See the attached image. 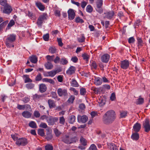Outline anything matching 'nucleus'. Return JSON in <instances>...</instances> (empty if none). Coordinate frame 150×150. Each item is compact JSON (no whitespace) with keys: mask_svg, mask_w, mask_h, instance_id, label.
<instances>
[{"mask_svg":"<svg viewBox=\"0 0 150 150\" xmlns=\"http://www.w3.org/2000/svg\"><path fill=\"white\" fill-rule=\"evenodd\" d=\"M131 138L134 140H137L139 138V134L136 132L133 133L131 136Z\"/></svg>","mask_w":150,"mask_h":150,"instance_id":"nucleus-30","label":"nucleus"},{"mask_svg":"<svg viewBox=\"0 0 150 150\" xmlns=\"http://www.w3.org/2000/svg\"><path fill=\"white\" fill-rule=\"evenodd\" d=\"M45 68L47 69H51L53 67L52 63L49 61H47L45 64Z\"/></svg>","mask_w":150,"mask_h":150,"instance_id":"nucleus-28","label":"nucleus"},{"mask_svg":"<svg viewBox=\"0 0 150 150\" xmlns=\"http://www.w3.org/2000/svg\"><path fill=\"white\" fill-rule=\"evenodd\" d=\"M29 126L33 128H35L37 127V125L36 123L33 121H31L29 124Z\"/></svg>","mask_w":150,"mask_h":150,"instance_id":"nucleus-36","label":"nucleus"},{"mask_svg":"<svg viewBox=\"0 0 150 150\" xmlns=\"http://www.w3.org/2000/svg\"><path fill=\"white\" fill-rule=\"evenodd\" d=\"M105 17L110 20H113L115 13L113 11H110L105 13Z\"/></svg>","mask_w":150,"mask_h":150,"instance_id":"nucleus-13","label":"nucleus"},{"mask_svg":"<svg viewBox=\"0 0 150 150\" xmlns=\"http://www.w3.org/2000/svg\"><path fill=\"white\" fill-rule=\"evenodd\" d=\"M25 105H20L19 104H18L17 106V108L19 110H24L25 108Z\"/></svg>","mask_w":150,"mask_h":150,"instance_id":"nucleus-62","label":"nucleus"},{"mask_svg":"<svg viewBox=\"0 0 150 150\" xmlns=\"http://www.w3.org/2000/svg\"><path fill=\"white\" fill-rule=\"evenodd\" d=\"M75 21L77 23H83L84 22L83 20L79 17H76L75 19Z\"/></svg>","mask_w":150,"mask_h":150,"instance_id":"nucleus-43","label":"nucleus"},{"mask_svg":"<svg viewBox=\"0 0 150 150\" xmlns=\"http://www.w3.org/2000/svg\"><path fill=\"white\" fill-rule=\"evenodd\" d=\"M3 6L4 9L3 12L4 13L7 14H9L12 11V9L11 6L8 4Z\"/></svg>","mask_w":150,"mask_h":150,"instance_id":"nucleus-9","label":"nucleus"},{"mask_svg":"<svg viewBox=\"0 0 150 150\" xmlns=\"http://www.w3.org/2000/svg\"><path fill=\"white\" fill-rule=\"evenodd\" d=\"M70 83L71 86L73 87H77L79 86L78 83L74 79H72Z\"/></svg>","mask_w":150,"mask_h":150,"instance_id":"nucleus-26","label":"nucleus"},{"mask_svg":"<svg viewBox=\"0 0 150 150\" xmlns=\"http://www.w3.org/2000/svg\"><path fill=\"white\" fill-rule=\"evenodd\" d=\"M143 126L146 132H148L150 130V125L148 120L146 119L144 121L143 124Z\"/></svg>","mask_w":150,"mask_h":150,"instance_id":"nucleus-10","label":"nucleus"},{"mask_svg":"<svg viewBox=\"0 0 150 150\" xmlns=\"http://www.w3.org/2000/svg\"><path fill=\"white\" fill-rule=\"evenodd\" d=\"M103 4L102 0H97L96 2V11L100 13H101L103 12V9L102 6Z\"/></svg>","mask_w":150,"mask_h":150,"instance_id":"nucleus-5","label":"nucleus"},{"mask_svg":"<svg viewBox=\"0 0 150 150\" xmlns=\"http://www.w3.org/2000/svg\"><path fill=\"white\" fill-rule=\"evenodd\" d=\"M108 147L110 150H118L117 146L114 144L112 143H107Z\"/></svg>","mask_w":150,"mask_h":150,"instance_id":"nucleus-20","label":"nucleus"},{"mask_svg":"<svg viewBox=\"0 0 150 150\" xmlns=\"http://www.w3.org/2000/svg\"><path fill=\"white\" fill-rule=\"evenodd\" d=\"M44 130L42 129H39L38 130V134L41 136H44L45 135V133L44 132Z\"/></svg>","mask_w":150,"mask_h":150,"instance_id":"nucleus-49","label":"nucleus"},{"mask_svg":"<svg viewBox=\"0 0 150 150\" xmlns=\"http://www.w3.org/2000/svg\"><path fill=\"white\" fill-rule=\"evenodd\" d=\"M60 58L59 57L57 56L54 59L53 61L55 64H58L59 62L60 63Z\"/></svg>","mask_w":150,"mask_h":150,"instance_id":"nucleus-56","label":"nucleus"},{"mask_svg":"<svg viewBox=\"0 0 150 150\" xmlns=\"http://www.w3.org/2000/svg\"><path fill=\"white\" fill-rule=\"evenodd\" d=\"M76 69L75 67L73 66H70L66 71L67 74L71 75L74 74L75 71Z\"/></svg>","mask_w":150,"mask_h":150,"instance_id":"nucleus-17","label":"nucleus"},{"mask_svg":"<svg viewBox=\"0 0 150 150\" xmlns=\"http://www.w3.org/2000/svg\"><path fill=\"white\" fill-rule=\"evenodd\" d=\"M86 92V89L83 88H81L80 89V94L82 96H84Z\"/></svg>","mask_w":150,"mask_h":150,"instance_id":"nucleus-42","label":"nucleus"},{"mask_svg":"<svg viewBox=\"0 0 150 150\" xmlns=\"http://www.w3.org/2000/svg\"><path fill=\"white\" fill-rule=\"evenodd\" d=\"M88 120V117L86 115L81 116L80 115H78L77 117L78 121L79 122L85 123Z\"/></svg>","mask_w":150,"mask_h":150,"instance_id":"nucleus-11","label":"nucleus"},{"mask_svg":"<svg viewBox=\"0 0 150 150\" xmlns=\"http://www.w3.org/2000/svg\"><path fill=\"white\" fill-rule=\"evenodd\" d=\"M16 35L12 34L8 35L6 40L5 44L7 47H13L14 46V42L16 39Z\"/></svg>","mask_w":150,"mask_h":150,"instance_id":"nucleus-2","label":"nucleus"},{"mask_svg":"<svg viewBox=\"0 0 150 150\" xmlns=\"http://www.w3.org/2000/svg\"><path fill=\"white\" fill-rule=\"evenodd\" d=\"M22 115L25 118H29L31 117V113L29 112L26 111H24L22 113Z\"/></svg>","mask_w":150,"mask_h":150,"instance_id":"nucleus-23","label":"nucleus"},{"mask_svg":"<svg viewBox=\"0 0 150 150\" xmlns=\"http://www.w3.org/2000/svg\"><path fill=\"white\" fill-rule=\"evenodd\" d=\"M8 4L7 0H0V4L2 6H6Z\"/></svg>","mask_w":150,"mask_h":150,"instance_id":"nucleus-51","label":"nucleus"},{"mask_svg":"<svg viewBox=\"0 0 150 150\" xmlns=\"http://www.w3.org/2000/svg\"><path fill=\"white\" fill-rule=\"evenodd\" d=\"M57 91L59 96H66L67 94V91L65 89L59 88L58 89Z\"/></svg>","mask_w":150,"mask_h":150,"instance_id":"nucleus-16","label":"nucleus"},{"mask_svg":"<svg viewBox=\"0 0 150 150\" xmlns=\"http://www.w3.org/2000/svg\"><path fill=\"white\" fill-rule=\"evenodd\" d=\"M61 71V69L60 68L57 69L56 70L51 71L48 72V76H50L53 77L56 74Z\"/></svg>","mask_w":150,"mask_h":150,"instance_id":"nucleus-18","label":"nucleus"},{"mask_svg":"<svg viewBox=\"0 0 150 150\" xmlns=\"http://www.w3.org/2000/svg\"><path fill=\"white\" fill-rule=\"evenodd\" d=\"M62 140L65 143L68 144L75 142L74 138H70L68 136L66 135L63 137Z\"/></svg>","mask_w":150,"mask_h":150,"instance_id":"nucleus-8","label":"nucleus"},{"mask_svg":"<svg viewBox=\"0 0 150 150\" xmlns=\"http://www.w3.org/2000/svg\"><path fill=\"white\" fill-rule=\"evenodd\" d=\"M42 79L41 74L39 73L36 76L35 80L36 81H40Z\"/></svg>","mask_w":150,"mask_h":150,"instance_id":"nucleus-55","label":"nucleus"},{"mask_svg":"<svg viewBox=\"0 0 150 150\" xmlns=\"http://www.w3.org/2000/svg\"><path fill=\"white\" fill-rule=\"evenodd\" d=\"M127 112L122 111L120 112V117L121 118L125 117L127 115Z\"/></svg>","mask_w":150,"mask_h":150,"instance_id":"nucleus-53","label":"nucleus"},{"mask_svg":"<svg viewBox=\"0 0 150 150\" xmlns=\"http://www.w3.org/2000/svg\"><path fill=\"white\" fill-rule=\"evenodd\" d=\"M49 52L52 54H54L56 52V49L54 47H50L49 49Z\"/></svg>","mask_w":150,"mask_h":150,"instance_id":"nucleus-59","label":"nucleus"},{"mask_svg":"<svg viewBox=\"0 0 150 150\" xmlns=\"http://www.w3.org/2000/svg\"><path fill=\"white\" fill-rule=\"evenodd\" d=\"M80 141L81 144L83 146H85L87 144V141L83 138L81 137L80 139Z\"/></svg>","mask_w":150,"mask_h":150,"instance_id":"nucleus-39","label":"nucleus"},{"mask_svg":"<svg viewBox=\"0 0 150 150\" xmlns=\"http://www.w3.org/2000/svg\"><path fill=\"white\" fill-rule=\"evenodd\" d=\"M86 11L89 13H91L93 10V8L92 6L90 5H88L86 8Z\"/></svg>","mask_w":150,"mask_h":150,"instance_id":"nucleus-37","label":"nucleus"},{"mask_svg":"<svg viewBox=\"0 0 150 150\" xmlns=\"http://www.w3.org/2000/svg\"><path fill=\"white\" fill-rule=\"evenodd\" d=\"M47 102L50 109H52L55 107V103L53 100L49 99L48 100Z\"/></svg>","mask_w":150,"mask_h":150,"instance_id":"nucleus-21","label":"nucleus"},{"mask_svg":"<svg viewBox=\"0 0 150 150\" xmlns=\"http://www.w3.org/2000/svg\"><path fill=\"white\" fill-rule=\"evenodd\" d=\"M75 99V97L73 95L71 96L67 101L69 103H72Z\"/></svg>","mask_w":150,"mask_h":150,"instance_id":"nucleus-41","label":"nucleus"},{"mask_svg":"<svg viewBox=\"0 0 150 150\" xmlns=\"http://www.w3.org/2000/svg\"><path fill=\"white\" fill-rule=\"evenodd\" d=\"M75 116L74 115H71L69 117V122L70 124H73L75 122Z\"/></svg>","mask_w":150,"mask_h":150,"instance_id":"nucleus-32","label":"nucleus"},{"mask_svg":"<svg viewBox=\"0 0 150 150\" xmlns=\"http://www.w3.org/2000/svg\"><path fill=\"white\" fill-rule=\"evenodd\" d=\"M11 137L14 141H16L19 139L18 137V135L17 134H12L11 135Z\"/></svg>","mask_w":150,"mask_h":150,"instance_id":"nucleus-45","label":"nucleus"},{"mask_svg":"<svg viewBox=\"0 0 150 150\" xmlns=\"http://www.w3.org/2000/svg\"><path fill=\"white\" fill-rule=\"evenodd\" d=\"M54 13L55 16L60 17L61 16L60 11L58 10H56L54 11Z\"/></svg>","mask_w":150,"mask_h":150,"instance_id":"nucleus-60","label":"nucleus"},{"mask_svg":"<svg viewBox=\"0 0 150 150\" xmlns=\"http://www.w3.org/2000/svg\"><path fill=\"white\" fill-rule=\"evenodd\" d=\"M53 131L55 136L57 137H59L61 133V132L57 128H55Z\"/></svg>","mask_w":150,"mask_h":150,"instance_id":"nucleus-38","label":"nucleus"},{"mask_svg":"<svg viewBox=\"0 0 150 150\" xmlns=\"http://www.w3.org/2000/svg\"><path fill=\"white\" fill-rule=\"evenodd\" d=\"M137 40V46L139 48L143 46L144 44V42L140 38H138Z\"/></svg>","mask_w":150,"mask_h":150,"instance_id":"nucleus-31","label":"nucleus"},{"mask_svg":"<svg viewBox=\"0 0 150 150\" xmlns=\"http://www.w3.org/2000/svg\"><path fill=\"white\" fill-rule=\"evenodd\" d=\"M23 77H24V82L25 83L29 82H32V80L29 78L28 76L26 75H23Z\"/></svg>","mask_w":150,"mask_h":150,"instance_id":"nucleus-33","label":"nucleus"},{"mask_svg":"<svg viewBox=\"0 0 150 150\" xmlns=\"http://www.w3.org/2000/svg\"><path fill=\"white\" fill-rule=\"evenodd\" d=\"M54 55H52V56L47 55L46 56V59L48 61H54Z\"/></svg>","mask_w":150,"mask_h":150,"instance_id":"nucleus-46","label":"nucleus"},{"mask_svg":"<svg viewBox=\"0 0 150 150\" xmlns=\"http://www.w3.org/2000/svg\"><path fill=\"white\" fill-rule=\"evenodd\" d=\"M68 63V61L65 58H63L61 59L60 61V64L62 65L67 64Z\"/></svg>","mask_w":150,"mask_h":150,"instance_id":"nucleus-34","label":"nucleus"},{"mask_svg":"<svg viewBox=\"0 0 150 150\" xmlns=\"http://www.w3.org/2000/svg\"><path fill=\"white\" fill-rule=\"evenodd\" d=\"M91 66L92 68L96 69L97 65L96 63L94 61H93L91 63Z\"/></svg>","mask_w":150,"mask_h":150,"instance_id":"nucleus-61","label":"nucleus"},{"mask_svg":"<svg viewBox=\"0 0 150 150\" xmlns=\"http://www.w3.org/2000/svg\"><path fill=\"white\" fill-rule=\"evenodd\" d=\"M30 61L33 63L35 64L38 61V57L36 55H33L29 57Z\"/></svg>","mask_w":150,"mask_h":150,"instance_id":"nucleus-24","label":"nucleus"},{"mask_svg":"<svg viewBox=\"0 0 150 150\" xmlns=\"http://www.w3.org/2000/svg\"><path fill=\"white\" fill-rule=\"evenodd\" d=\"M121 68L123 69H127L129 66V61L127 59L121 61L120 64Z\"/></svg>","mask_w":150,"mask_h":150,"instance_id":"nucleus-7","label":"nucleus"},{"mask_svg":"<svg viewBox=\"0 0 150 150\" xmlns=\"http://www.w3.org/2000/svg\"><path fill=\"white\" fill-rule=\"evenodd\" d=\"M103 83V81L101 78L99 77H95L94 83L96 86L100 85Z\"/></svg>","mask_w":150,"mask_h":150,"instance_id":"nucleus-15","label":"nucleus"},{"mask_svg":"<svg viewBox=\"0 0 150 150\" xmlns=\"http://www.w3.org/2000/svg\"><path fill=\"white\" fill-rule=\"evenodd\" d=\"M47 14L43 13L40 15L38 18L37 24L39 27H41L44 21L47 19Z\"/></svg>","mask_w":150,"mask_h":150,"instance_id":"nucleus-3","label":"nucleus"},{"mask_svg":"<svg viewBox=\"0 0 150 150\" xmlns=\"http://www.w3.org/2000/svg\"><path fill=\"white\" fill-rule=\"evenodd\" d=\"M28 143L27 139L25 137L19 138L16 141L15 144L18 146H25Z\"/></svg>","mask_w":150,"mask_h":150,"instance_id":"nucleus-4","label":"nucleus"},{"mask_svg":"<svg viewBox=\"0 0 150 150\" xmlns=\"http://www.w3.org/2000/svg\"><path fill=\"white\" fill-rule=\"evenodd\" d=\"M67 12L69 19L70 20L73 19L75 16L74 10L72 9H69Z\"/></svg>","mask_w":150,"mask_h":150,"instance_id":"nucleus-12","label":"nucleus"},{"mask_svg":"<svg viewBox=\"0 0 150 150\" xmlns=\"http://www.w3.org/2000/svg\"><path fill=\"white\" fill-rule=\"evenodd\" d=\"M141 127L140 125L137 122L135 123L133 127V128L134 132H138L139 131Z\"/></svg>","mask_w":150,"mask_h":150,"instance_id":"nucleus-22","label":"nucleus"},{"mask_svg":"<svg viewBox=\"0 0 150 150\" xmlns=\"http://www.w3.org/2000/svg\"><path fill=\"white\" fill-rule=\"evenodd\" d=\"M144 102V99L141 96H139V98L137 99L135 101V103L137 105H142L143 103Z\"/></svg>","mask_w":150,"mask_h":150,"instance_id":"nucleus-27","label":"nucleus"},{"mask_svg":"<svg viewBox=\"0 0 150 150\" xmlns=\"http://www.w3.org/2000/svg\"><path fill=\"white\" fill-rule=\"evenodd\" d=\"M26 16H28L29 18L32 20H35L36 19V17L35 14L33 13L28 11L26 13Z\"/></svg>","mask_w":150,"mask_h":150,"instance_id":"nucleus-19","label":"nucleus"},{"mask_svg":"<svg viewBox=\"0 0 150 150\" xmlns=\"http://www.w3.org/2000/svg\"><path fill=\"white\" fill-rule=\"evenodd\" d=\"M44 40L45 41H47L49 40V36L48 34H47L43 36V37Z\"/></svg>","mask_w":150,"mask_h":150,"instance_id":"nucleus-64","label":"nucleus"},{"mask_svg":"<svg viewBox=\"0 0 150 150\" xmlns=\"http://www.w3.org/2000/svg\"><path fill=\"white\" fill-rule=\"evenodd\" d=\"M116 99L115 94L114 92L112 93L110 97V99L112 101H113L115 100Z\"/></svg>","mask_w":150,"mask_h":150,"instance_id":"nucleus-48","label":"nucleus"},{"mask_svg":"<svg viewBox=\"0 0 150 150\" xmlns=\"http://www.w3.org/2000/svg\"><path fill=\"white\" fill-rule=\"evenodd\" d=\"M58 120V118L57 117H53L50 116L47 118V122L49 125H53Z\"/></svg>","mask_w":150,"mask_h":150,"instance_id":"nucleus-6","label":"nucleus"},{"mask_svg":"<svg viewBox=\"0 0 150 150\" xmlns=\"http://www.w3.org/2000/svg\"><path fill=\"white\" fill-rule=\"evenodd\" d=\"M82 57H83V59L86 61H88V59L89 58V56L87 54L84 53L82 54Z\"/></svg>","mask_w":150,"mask_h":150,"instance_id":"nucleus-44","label":"nucleus"},{"mask_svg":"<svg viewBox=\"0 0 150 150\" xmlns=\"http://www.w3.org/2000/svg\"><path fill=\"white\" fill-rule=\"evenodd\" d=\"M88 150H97L96 145L94 144H92L89 147Z\"/></svg>","mask_w":150,"mask_h":150,"instance_id":"nucleus-54","label":"nucleus"},{"mask_svg":"<svg viewBox=\"0 0 150 150\" xmlns=\"http://www.w3.org/2000/svg\"><path fill=\"white\" fill-rule=\"evenodd\" d=\"M116 118V115L115 112L111 110L107 111L103 115L102 120L104 124L109 125L112 124Z\"/></svg>","mask_w":150,"mask_h":150,"instance_id":"nucleus-1","label":"nucleus"},{"mask_svg":"<svg viewBox=\"0 0 150 150\" xmlns=\"http://www.w3.org/2000/svg\"><path fill=\"white\" fill-rule=\"evenodd\" d=\"M33 115L36 118H39L40 117V115L39 112L38 111H34Z\"/></svg>","mask_w":150,"mask_h":150,"instance_id":"nucleus-58","label":"nucleus"},{"mask_svg":"<svg viewBox=\"0 0 150 150\" xmlns=\"http://www.w3.org/2000/svg\"><path fill=\"white\" fill-rule=\"evenodd\" d=\"M15 23V21L14 20H11L8 24L6 28V29H9L11 27L14 25Z\"/></svg>","mask_w":150,"mask_h":150,"instance_id":"nucleus-35","label":"nucleus"},{"mask_svg":"<svg viewBox=\"0 0 150 150\" xmlns=\"http://www.w3.org/2000/svg\"><path fill=\"white\" fill-rule=\"evenodd\" d=\"M34 86V84L32 83H29L26 85V86L28 89H32Z\"/></svg>","mask_w":150,"mask_h":150,"instance_id":"nucleus-47","label":"nucleus"},{"mask_svg":"<svg viewBox=\"0 0 150 150\" xmlns=\"http://www.w3.org/2000/svg\"><path fill=\"white\" fill-rule=\"evenodd\" d=\"M36 5L37 6L41 11H43L44 10L45 6L41 3L39 2H37L36 3Z\"/></svg>","mask_w":150,"mask_h":150,"instance_id":"nucleus-29","label":"nucleus"},{"mask_svg":"<svg viewBox=\"0 0 150 150\" xmlns=\"http://www.w3.org/2000/svg\"><path fill=\"white\" fill-rule=\"evenodd\" d=\"M57 41L58 43V45L60 47H62L63 45V43L62 42V39L61 38H57Z\"/></svg>","mask_w":150,"mask_h":150,"instance_id":"nucleus-57","label":"nucleus"},{"mask_svg":"<svg viewBox=\"0 0 150 150\" xmlns=\"http://www.w3.org/2000/svg\"><path fill=\"white\" fill-rule=\"evenodd\" d=\"M47 89V87L44 84H41L39 86V90L41 93H43Z\"/></svg>","mask_w":150,"mask_h":150,"instance_id":"nucleus-25","label":"nucleus"},{"mask_svg":"<svg viewBox=\"0 0 150 150\" xmlns=\"http://www.w3.org/2000/svg\"><path fill=\"white\" fill-rule=\"evenodd\" d=\"M46 150H53V146L51 144H48L45 146Z\"/></svg>","mask_w":150,"mask_h":150,"instance_id":"nucleus-52","label":"nucleus"},{"mask_svg":"<svg viewBox=\"0 0 150 150\" xmlns=\"http://www.w3.org/2000/svg\"><path fill=\"white\" fill-rule=\"evenodd\" d=\"M110 59V55L108 54H106L102 56L101 60L103 62L106 63L109 61Z\"/></svg>","mask_w":150,"mask_h":150,"instance_id":"nucleus-14","label":"nucleus"},{"mask_svg":"<svg viewBox=\"0 0 150 150\" xmlns=\"http://www.w3.org/2000/svg\"><path fill=\"white\" fill-rule=\"evenodd\" d=\"M59 123L62 125H64L65 122V120L63 116L59 117Z\"/></svg>","mask_w":150,"mask_h":150,"instance_id":"nucleus-50","label":"nucleus"},{"mask_svg":"<svg viewBox=\"0 0 150 150\" xmlns=\"http://www.w3.org/2000/svg\"><path fill=\"white\" fill-rule=\"evenodd\" d=\"M78 42H83L85 41V38L83 34L81 35V36L77 39Z\"/></svg>","mask_w":150,"mask_h":150,"instance_id":"nucleus-40","label":"nucleus"},{"mask_svg":"<svg viewBox=\"0 0 150 150\" xmlns=\"http://www.w3.org/2000/svg\"><path fill=\"white\" fill-rule=\"evenodd\" d=\"M135 41V39L134 38L132 37L129 38L128 42L129 43H133Z\"/></svg>","mask_w":150,"mask_h":150,"instance_id":"nucleus-63","label":"nucleus"}]
</instances>
